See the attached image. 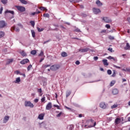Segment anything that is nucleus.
<instances>
[{
	"label": "nucleus",
	"mask_w": 130,
	"mask_h": 130,
	"mask_svg": "<svg viewBox=\"0 0 130 130\" xmlns=\"http://www.w3.org/2000/svg\"><path fill=\"white\" fill-rule=\"evenodd\" d=\"M25 107H30V108H33L34 107V105L31 103L30 101H25L24 103Z\"/></svg>",
	"instance_id": "1"
},
{
	"label": "nucleus",
	"mask_w": 130,
	"mask_h": 130,
	"mask_svg": "<svg viewBox=\"0 0 130 130\" xmlns=\"http://www.w3.org/2000/svg\"><path fill=\"white\" fill-rule=\"evenodd\" d=\"M102 20H103L104 22H105V23H111L112 22V20H111V19L107 17H102Z\"/></svg>",
	"instance_id": "2"
},
{
	"label": "nucleus",
	"mask_w": 130,
	"mask_h": 130,
	"mask_svg": "<svg viewBox=\"0 0 130 130\" xmlns=\"http://www.w3.org/2000/svg\"><path fill=\"white\" fill-rule=\"evenodd\" d=\"M59 68H60L59 65H57V64L52 65L50 67V70H51V71H57V70H58V69H59Z\"/></svg>",
	"instance_id": "3"
},
{
	"label": "nucleus",
	"mask_w": 130,
	"mask_h": 130,
	"mask_svg": "<svg viewBox=\"0 0 130 130\" xmlns=\"http://www.w3.org/2000/svg\"><path fill=\"white\" fill-rule=\"evenodd\" d=\"M7 26V23L5 21L1 20L0 21V29H3Z\"/></svg>",
	"instance_id": "4"
},
{
	"label": "nucleus",
	"mask_w": 130,
	"mask_h": 130,
	"mask_svg": "<svg viewBox=\"0 0 130 130\" xmlns=\"http://www.w3.org/2000/svg\"><path fill=\"white\" fill-rule=\"evenodd\" d=\"M16 8H17L18 11H19V12H23L26 11V8L22 6H16Z\"/></svg>",
	"instance_id": "5"
},
{
	"label": "nucleus",
	"mask_w": 130,
	"mask_h": 130,
	"mask_svg": "<svg viewBox=\"0 0 130 130\" xmlns=\"http://www.w3.org/2000/svg\"><path fill=\"white\" fill-rule=\"evenodd\" d=\"M52 108V104L51 102L48 103V104L46 105V110H50Z\"/></svg>",
	"instance_id": "6"
},
{
	"label": "nucleus",
	"mask_w": 130,
	"mask_h": 130,
	"mask_svg": "<svg viewBox=\"0 0 130 130\" xmlns=\"http://www.w3.org/2000/svg\"><path fill=\"white\" fill-rule=\"evenodd\" d=\"M100 107H101V108H102L103 109H106L107 106H106V104H105V103L102 102L100 104Z\"/></svg>",
	"instance_id": "7"
},
{
	"label": "nucleus",
	"mask_w": 130,
	"mask_h": 130,
	"mask_svg": "<svg viewBox=\"0 0 130 130\" xmlns=\"http://www.w3.org/2000/svg\"><path fill=\"white\" fill-rule=\"evenodd\" d=\"M29 62V59H24L20 61L21 64H25V63H28Z\"/></svg>",
	"instance_id": "8"
},
{
	"label": "nucleus",
	"mask_w": 130,
	"mask_h": 130,
	"mask_svg": "<svg viewBox=\"0 0 130 130\" xmlns=\"http://www.w3.org/2000/svg\"><path fill=\"white\" fill-rule=\"evenodd\" d=\"M88 121H90L92 123H93V125H89L88 126V127H93V126H96V121H94V120L90 119L88 120Z\"/></svg>",
	"instance_id": "9"
},
{
	"label": "nucleus",
	"mask_w": 130,
	"mask_h": 130,
	"mask_svg": "<svg viewBox=\"0 0 130 130\" xmlns=\"http://www.w3.org/2000/svg\"><path fill=\"white\" fill-rule=\"evenodd\" d=\"M93 12L95 14V15H97L99 13H101V11L99 9H96V8H93Z\"/></svg>",
	"instance_id": "10"
},
{
	"label": "nucleus",
	"mask_w": 130,
	"mask_h": 130,
	"mask_svg": "<svg viewBox=\"0 0 130 130\" xmlns=\"http://www.w3.org/2000/svg\"><path fill=\"white\" fill-rule=\"evenodd\" d=\"M89 50H90V49L88 48L79 49V51H80V52H87L89 51Z\"/></svg>",
	"instance_id": "11"
},
{
	"label": "nucleus",
	"mask_w": 130,
	"mask_h": 130,
	"mask_svg": "<svg viewBox=\"0 0 130 130\" xmlns=\"http://www.w3.org/2000/svg\"><path fill=\"white\" fill-rule=\"evenodd\" d=\"M112 93L113 95H117L118 94V89L114 88L112 90Z\"/></svg>",
	"instance_id": "12"
},
{
	"label": "nucleus",
	"mask_w": 130,
	"mask_h": 130,
	"mask_svg": "<svg viewBox=\"0 0 130 130\" xmlns=\"http://www.w3.org/2000/svg\"><path fill=\"white\" fill-rule=\"evenodd\" d=\"M125 50H130V45L128 43H126V46L124 48Z\"/></svg>",
	"instance_id": "13"
},
{
	"label": "nucleus",
	"mask_w": 130,
	"mask_h": 130,
	"mask_svg": "<svg viewBox=\"0 0 130 130\" xmlns=\"http://www.w3.org/2000/svg\"><path fill=\"white\" fill-rule=\"evenodd\" d=\"M44 115H45L44 114H39L38 118H39V119H40V120H42L44 118Z\"/></svg>",
	"instance_id": "14"
},
{
	"label": "nucleus",
	"mask_w": 130,
	"mask_h": 130,
	"mask_svg": "<svg viewBox=\"0 0 130 130\" xmlns=\"http://www.w3.org/2000/svg\"><path fill=\"white\" fill-rule=\"evenodd\" d=\"M120 121H121L120 118H117L115 119V124H119Z\"/></svg>",
	"instance_id": "15"
},
{
	"label": "nucleus",
	"mask_w": 130,
	"mask_h": 130,
	"mask_svg": "<svg viewBox=\"0 0 130 130\" xmlns=\"http://www.w3.org/2000/svg\"><path fill=\"white\" fill-rule=\"evenodd\" d=\"M11 30H15V31H16V32H19L20 31V29L18 27H16L15 26H13L12 27Z\"/></svg>",
	"instance_id": "16"
},
{
	"label": "nucleus",
	"mask_w": 130,
	"mask_h": 130,
	"mask_svg": "<svg viewBox=\"0 0 130 130\" xmlns=\"http://www.w3.org/2000/svg\"><path fill=\"white\" fill-rule=\"evenodd\" d=\"M20 54L22 55V56H27V54L26 52H25L24 51L22 50L20 52Z\"/></svg>",
	"instance_id": "17"
},
{
	"label": "nucleus",
	"mask_w": 130,
	"mask_h": 130,
	"mask_svg": "<svg viewBox=\"0 0 130 130\" xmlns=\"http://www.w3.org/2000/svg\"><path fill=\"white\" fill-rule=\"evenodd\" d=\"M9 119H10V117L9 116H6L4 118V122L6 123Z\"/></svg>",
	"instance_id": "18"
},
{
	"label": "nucleus",
	"mask_w": 130,
	"mask_h": 130,
	"mask_svg": "<svg viewBox=\"0 0 130 130\" xmlns=\"http://www.w3.org/2000/svg\"><path fill=\"white\" fill-rule=\"evenodd\" d=\"M71 94H72V92L70 90H67L66 91V97L67 98H68V97H69Z\"/></svg>",
	"instance_id": "19"
},
{
	"label": "nucleus",
	"mask_w": 130,
	"mask_h": 130,
	"mask_svg": "<svg viewBox=\"0 0 130 130\" xmlns=\"http://www.w3.org/2000/svg\"><path fill=\"white\" fill-rule=\"evenodd\" d=\"M61 55L62 56V57H67V56H68V53H67L66 52H62Z\"/></svg>",
	"instance_id": "20"
},
{
	"label": "nucleus",
	"mask_w": 130,
	"mask_h": 130,
	"mask_svg": "<svg viewBox=\"0 0 130 130\" xmlns=\"http://www.w3.org/2000/svg\"><path fill=\"white\" fill-rule=\"evenodd\" d=\"M103 62L104 64V66H109V63H108V62H107V59H103Z\"/></svg>",
	"instance_id": "21"
},
{
	"label": "nucleus",
	"mask_w": 130,
	"mask_h": 130,
	"mask_svg": "<svg viewBox=\"0 0 130 130\" xmlns=\"http://www.w3.org/2000/svg\"><path fill=\"white\" fill-rule=\"evenodd\" d=\"M96 4L98 7H101L102 6V3L99 0H97L96 2Z\"/></svg>",
	"instance_id": "22"
},
{
	"label": "nucleus",
	"mask_w": 130,
	"mask_h": 130,
	"mask_svg": "<svg viewBox=\"0 0 130 130\" xmlns=\"http://www.w3.org/2000/svg\"><path fill=\"white\" fill-rule=\"evenodd\" d=\"M79 2H82V0H70V3H74V4L76 3H79Z\"/></svg>",
	"instance_id": "23"
},
{
	"label": "nucleus",
	"mask_w": 130,
	"mask_h": 130,
	"mask_svg": "<svg viewBox=\"0 0 130 130\" xmlns=\"http://www.w3.org/2000/svg\"><path fill=\"white\" fill-rule=\"evenodd\" d=\"M115 83H116V81L115 80L112 81L110 83V87H112L113 86H114Z\"/></svg>",
	"instance_id": "24"
},
{
	"label": "nucleus",
	"mask_w": 130,
	"mask_h": 130,
	"mask_svg": "<svg viewBox=\"0 0 130 130\" xmlns=\"http://www.w3.org/2000/svg\"><path fill=\"white\" fill-rule=\"evenodd\" d=\"M4 36H5V32H4L3 31H0V39L3 38V37H4Z\"/></svg>",
	"instance_id": "25"
},
{
	"label": "nucleus",
	"mask_w": 130,
	"mask_h": 130,
	"mask_svg": "<svg viewBox=\"0 0 130 130\" xmlns=\"http://www.w3.org/2000/svg\"><path fill=\"white\" fill-rule=\"evenodd\" d=\"M13 59H9L7 60V62L6 63V64H10V63H11L12 61H13Z\"/></svg>",
	"instance_id": "26"
},
{
	"label": "nucleus",
	"mask_w": 130,
	"mask_h": 130,
	"mask_svg": "<svg viewBox=\"0 0 130 130\" xmlns=\"http://www.w3.org/2000/svg\"><path fill=\"white\" fill-rule=\"evenodd\" d=\"M39 9H40V10H41V11H47V9L45 7H39Z\"/></svg>",
	"instance_id": "27"
},
{
	"label": "nucleus",
	"mask_w": 130,
	"mask_h": 130,
	"mask_svg": "<svg viewBox=\"0 0 130 130\" xmlns=\"http://www.w3.org/2000/svg\"><path fill=\"white\" fill-rule=\"evenodd\" d=\"M20 82H21V78H20V77H18L16 78V81L15 82V83H20Z\"/></svg>",
	"instance_id": "28"
},
{
	"label": "nucleus",
	"mask_w": 130,
	"mask_h": 130,
	"mask_svg": "<svg viewBox=\"0 0 130 130\" xmlns=\"http://www.w3.org/2000/svg\"><path fill=\"white\" fill-rule=\"evenodd\" d=\"M31 54H32V55H35V54H36V53H37V51H36V50H32L30 52Z\"/></svg>",
	"instance_id": "29"
},
{
	"label": "nucleus",
	"mask_w": 130,
	"mask_h": 130,
	"mask_svg": "<svg viewBox=\"0 0 130 130\" xmlns=\"http://www.w3.org/2000/svg\"><path fill=\"white\" fill-rule=\"evenodd\" d=\"M43 17L45 18H49L50 15L48 13H45L43 14Z\"/></svg>",
	"instance_id": "30"
},
{
	"label": "nucleus",
	"mask_w": 130,
	"mask_h": 130,
	"mask_svg": "<svg viewBox=\"0 0 130 130\" xmlns=\"http://www.w3.org/2000/svg\"><path fill=\"white\" fill-rule=\"evenodd\" d=\"M20 2L21 4H23V5H27V1L25 0H20Z\"/></svg>",
	"instance_id": "31"
},
{
	"label": "nucleus",
	"mask_w": 130,
	"mask_h": 130,
	"mask_svg": "<svg viewBox=\"0 0 130 130\" xmlns=\"http://www.w3.org/2000/svg\"><path fill=\"white\" fill-rule=\"evenodd\" d=\"M6 14H7V13H10V14H12V15H14V12L13 11H9V10H7L5 12Z\"/></svg>",
	"instance_id": "32"
},
{
	"label": "nucleus",
	"mask_w": 130,
	"mask_h": 130,
	"mask_svg": "<svg viewBox=\"0 0 130 130\" xmlns=\"http://www.w3.org/2000/svg\"><path fill=\"white\" fill-rule=\"evenodd\" d=\"M31 35H32L33 38H35V36H35V31L33 30H31Z\"/></svg>",
	"instance_id": "33"
},
{
	"label": "nucleus",
	"mask_w": 130,
	"mask_h": 130,
	"mask_svg": "<svg viewBox=\"0 0 130 130\" xmlns=\"http://www.w3.org/2000/svg\"><path fill=\"white\" fill-rule=\"evenodd\" d=\"M30 24H31L32 27H34V26H35V22L34 21H30Z\"/></svg>",
	"instance_id": "34"
},
{
	"label": "nucleus",
	"mask_w": 130,
	"mask_h": 130,
	"mask_svg": "<svg viewBox=\"0 0 130 130\" xmlns=\"http://www.w3.org/2000/svg\"><path fill=\"white\" fill-rule=\"evenodd\" d=\"M2 4L6 5L8 3V0H1Z\"/></svg>",
	"instance_id": "35"
},
{
	"label": "nucleus",
	"mask_w": 130,
	"mask_h": 130,
	"mask_svg": "<svg viewBox=\"0 0 130 130\" xmlns=\"http://www.w3.org/2000/svg\"><path fill=\"white\" fill-rule=\"evenodd\" d=\"M38 32H42L44 30V28H40V27H37Z\"/></svg>",
	"instance_id": "36"
},
{
	"label": "nucleus",
	"mask_w": 130,
	"mask_h": 130,
	"mask_svg": "<svg viewBox=\"0 0 130 130\" xmlns=\"http://www.w3.org/2000/svg\"><path fill=\"white\" fill-rule=\"evenodd\" d=\"M118 106L117 105H114L111 107V109H114V108H116Z\"/></svg>",
	"instance_id": "37"
},
{
	"label": "nucleus",
	"mask_w": 130,
	"mask_h": 130,
	"mask_svg": "<svg viewBox=\"0 0 130 130\" xmlns=\"http://www.w3.org/2000/svg\"><path fill=\"white\" fill-rule=\"evenodd\" d=\"M67 127H68V128H69V129H70V130H72L73 128H74V126H73V125H70L68 126Z\"/></svg>",
	"instance_id": "38"
},
{
	"label": "nucleus",
	"mask_w": 130,
	"mask_h": 130,
	"mask_svg": "<svg viewBox=\"0 0 130 130\" xmlns=\"http://www.w3.org/2000/svg\"><path fill=\"white\" fill-rule=\"evenodd\" d=\"M31 68H32V64H29L27 68V70L28 71V72H29V71H30V69H31Z\"/></svg>",
	"instance_id": "39"
},
{
	"label": "nucleus",
	"mask_w": 130,
	"mask_h": 130,
	"mask_svg": "<svg viewBox=\"0 0 130 130\" xmlns=\"http://www.w3.org/2000/svg\"><path fill=\"white\" fill-rule=\"evenodd\" d=\"M107 74L108 75H111V74H112V71H111L110 70H108L107 71Z\"/></svg>",
	"instance_id": "40"
},
{
	"label": "nucleus",
	"mask_w": 130,
	"mask_h": 130,
	"mask_svg": "<svg viewBox=\"0 0 130 130\" xmlns=\"http://www.w3.org/2000/svg\"><path fill=\"white\" fill-rule=\"evenodd\" d=\"M15 74H16V75H20L21 73L20 72V71L17 70L15 71Z\"/></svg>",
	"instance_id": "41"
},
{
	"label": "nucleus",
	"mask_w": 130,
	"mask_h": 130,
	"mask_svg": "<svg viewBox=\"0 0 130 130\" xmlns=\"http://www.w3.org/2000/svg\"><path fill=\"white\" fill-rule=\"evenodd\" d=\"M61 114H62V112H60L59 114H58L56 115L57 117H60V116H61Z\"/></svg>",
	"instance_id": "42"
},
{
	"label": "nucleus",
	"mask_w": 130,
	"mask_h": 130,
	"mask_svg": "<svg viewBox=\"0 0 130 130\" xmlns=\"http://www.w3.org/2000/svg\"><path fill=\"white\" fill-rule=\"evenodd\" d=\"M114 68H116V69H119V70H120L121 69V67L117 66L116 65H113Z\"/></svg>",
	"instance_id": "43"
},
{
	"label": "nucleus",
	"mask_w": 130,
	"mask_h": 130,
	"mask_svg": "<svg viewBox=\"0 0 130 130\" xmlns=\"http://www.w3.org/2000/svg\"><path fill=\"white\" fill-rule=\"evenodd\" d=\"M109 39L110 40H114V37L110 36L109 37Z\"/></svg>",
	"instance_id": "44"
},
{
	"label": "nucleus",
	"mask_w": 130,
	"mask_h": 130,
	"mask_svg": "<svg viewBox=\"0 0 130 130\" xmlns=\"http://www.w3.org/2000/svg\"><path fill=\"white\" fill-rule=\"evenodd\" d=\"M54 107H56L57 109H60V107H59V106L57 105H53Z\"/></svg>",
	"instance_id": "45"
},
{
	"label": "nucleus",
	"mask_w": 130,
	"mask_h": 130,
	"mask_svg": "<svg viewBox=\"0 0 130 130\" xmlns=\"http://www.w3.org/2000/svg\"><path fill=\"white\" fill-rule=\"evenodd\" d=\"M44 54V53L43 51H41L40 54L39 55V56H43V55Z\"/></svg>",
	"instance_id": "46"
},
{
	"label": "nucleus",
	"mask_w": 130,
	"mask_h": 130,
	"mask_svg": "<svg viewBox=\"0 0 130 130\" xmlns=\"http://www.w3.org/2000/svg\"><path fill=\"white\" fill-rule=\"evenodd\" d=\"M65 108L66 109H68V110H70V111H73V109H72V108H69L67 106H65Z\"/></svg>",
	"instance_id": "47"
},
{
	"label": "nucleus",
	"mask_w": 130,
	"mask_h": 130,
	"mask_svg": "<svg viewBox=\"0 0 130 130\" xmlns=\"http://www.w3.org/2000/svg\"><path fill=\"white\" fill-rule=\"evenodd\" d=\"M48 67H50V64H47V65H44L43 68L44 69H46L47 68H48Z\"/></svg>",
	"instance_id": "48"
},
{
	"label": "nucleus",
	"mask_w": 130,
	"mask_h": 130,
	"mask_svg": "<svg viewBox=\"0 0 130 130\" xmlns=\"http://www.w3.org/2000/svg\"><path fill=\"white\" fill-rule=\"evenodd\" d=\"M87 125L86 124V125H84V124H82V127H84V128H88V127H87Z\"/></svg>",
	"instance_id": "49"
},
{
	"label": "nucleus",
	"mask_w": 130,
	"mask_h": 130,
	"mask_svg": "<svg viewBox=\"0 0 130 130\" xmlns=\"http://www.w3.org/2000/svg\"><path fill=\"white\" fill-rule=\"evenodd\" d=\"M75 32H81V30L80 29L77 28L76 29H75Z\"/></svg>",
	"instance_id": "50"
},
{
	"label": "nucleus",
	"mask_w": 130,
	"mask_h": 130,
	"mask_svg": "<svg viewBox=\"0 0 130 130\" xmlns=\"http://www.w3.org/2000/svg\"><path fill=\"white\" fill-rule=\"evenodd\" d=\"M106 28H107V29H110V25L109 24H106L105 25Z\"/></svg>",
	"instance_id": "51"
},
{
	"label": "nucleus",
	"mask_w": 130,
	"mask_h": 130,
	"mask_svg": "<svg viewBox=\"0 0 130 130\" xmlns=\"http://www.w3.org/2000/svg\"><path fill=\"white\" fill-rule=\"evenodd\" d=\"M44 101H45V97H43L41 99V102H44Z\"/></svg>",
	"instance_id": "52"
},
{
	"label": "nucleus",
	"mask_w": 130,
	"mask_h": 130,
	"mask_svg": "<svg viewBox=\"0 0 130 130\" xmlns=\"http://www.w3.org/2000/svg\"><path fill=\"white\" fill-rule=\"evenodd\" d=\"M38 101H39V100H38V99H36L34 100L35 103H37L38 102Z\"/></svg>",
	"instance_id": "53"
},
{
	"label": "nucleus",
	"mask_w": 130,
	"mask_h": 130,
	"mask_svg": "<svg viewBox=\"0 0 130 130\" xmlns=\"http://www.w3.org/2000/svg\"><path fill=\"white\" fill-rule=\"evenodd\" d=\"M38 91L39 93H42V89L41 88L38 89Z\"/></svg>",
	"instance_id": "54"
},
{
	"label": "nucleus",
	"mask_w": 130,
	"mask_h": 130,
	"mask_svg": "<svg viewBox=\"0 0 130 130\" xmlns=\"http://www.w3.org/2000/svg\"><path fill=\"white\" fill-rule=\"evenodd\" d=\"M94 60H98V56H94L93 57Z\"/></svg>",
	"instance_id": "55"
},
{
	"label": "nucleus",
	"mask_w": 130,
	"mask_h": 130,
	"mask_svg": "<svg viewBox=\"0 0 130 130\" xmlns=\"http://www.w3.org/2000/svg\"><path fill=\"white\" fill-rule=\"evenodd\" d=\"M108 50H109V51H110V52H112L113 49L111 48H109L108 49Z\"/></svg>",
	"instance_id": "56"
},
{
	"label": "nucleus",
	"mask_w": 130,
	"mask_h": 130,
	"mask_svg": "<svg viewBox=\"0 0 130 130\" xmlns=\"http://www.w3.org/2000/svg\"><path fill=\"white\" fill-rule=\"evenodd\" d=\"M108 59H113V57L109 56L108 58Z\"/></svg>",
	"instance_id": "57"
},
{
	"label": "nucleus",
	"mask_w": 130,
	"mask_h": 130,
	"mask_svg": "<svg viewBox=\"0 0 130 130\" xmlns=\"http://www.w3.org/2000/svg\"><path fill=\"white\" fill-rule=\"evenodd\" d=\"M75 63L76 64H77V66H79V64H80V61L79 60H77L76 61Z\"/></svg>",
	"instance_id": "58"
},
{
	"label": "nucleus",
	"mask_w": 130,
	"mask_h": 130,
	"mask_svg": "<svg viewBox=\"0 0 130 130\" xmlns=\"http://www.w3.org/2000/svg\"><path fill=\"white\" fill-rule=\"evenodd\" d=\"M36 14H37V13H36V12H35L32 13L30 15L31 16H35V15H36Z\"/></svg>",
	"instance_id": "59"
},
{
	"label": "nucleus",
	"mask_w": 130,
	"mask_h": 130,
	"mask_svg": "<svg viewBox=\"0 0 130 130\" xmlns=\"http://www.w3.org/2000/svg\"><path fill=\"white\" fill-rule=\"evenodd\" d=\"M126 72H128V73H130V69L126 68Z\"/></svg>",
	"instance_id": "60"
},
{
	"label": "nucleus",
	"mask_w": 130,
	"mask_h": 130,
	"mask_svg": "<svg viewBox=\"0 0 130 130\" xmlns=\"http://www.w3.org/2000/svg\"><path fill=\"white\" fill-rule=\"evenodd\" d=\"M3 7H1L0 8V14H2V13H3Z\"/></svg>",
	"instance_id": "61"
},
{
	"label": "nucleus",
	"mask_w": 130,
	"mask_h": 130,
	"mask_svg": "<svg viewBox=\"0 0 130 130\" xmlns=\"http://www.w3.org/2000/svg\"><path fill=\"white\" fill-rule=\"evenodd\" d=\"M115 76H116L115 72H114V73H113V74L112 75V77H115Z\"/></svg>",
	"instance_id": "62"
},
{
	"label": "nucleus",
	"mask_w": 130,
	"mask_h": 130,
	"mask_svg": "<svg viewBox=\"0 0 130 130\" xmlns=\"http://www.w3.org/2000/svg\"><path fill=\"white\" fill-rule=\"evenodd\" d=\"M101 33H106V30H103L101 31Z\"/></svg>",
	"instance_id": "63"
},
{
	"label": "nucleus",
	"mask_w": 130,
	"mask_h": 130,
	"mask_svg": "<svg viewBox=\"0 0 130 130\" xmlns=\"http://www.w3.org/2000/svg\"><path fill=\"white\" fill-rule=\"evenodd\" d=\"M36 13L37 14H40V11H39L38 10H37Z\"/></svg>",
	"instance_id": "64"
}]
</instances>
